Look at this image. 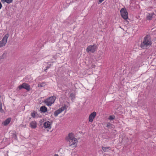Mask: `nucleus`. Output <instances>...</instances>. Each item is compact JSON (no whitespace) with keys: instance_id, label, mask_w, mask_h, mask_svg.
<instances>
[{"instance_id":"obj_28","label":"nucleus","mask_w":156,"mask_h":156,"mask_svg":"<svg viewBox=\"0 0 156 156\" xmlns=\"http://www.w3.org/2000/svg\"><path fill=\"white\" fill-rule=\"evenodd\" d=\"M2 5L1 3V2H0V9L2 8Z\"/></svg>"},{"instance_id":"obj_31","label":"nucleus","mask_w":156,"mask_h":156,"mask_svg":"<svg viewBox=\"0 0 156 156\" xmlns=\"http://www.w3.org/2000/svg\"><path fill=\"white\" fill-rule=\"evenodd\" d=\"M1 96H0V104H2V103L1 101Z\"/></svg>"},{"instance_id":"obj_20","label":"nucleus","mask_w":156,"mask_h":156,"mask_svg":"<svg viewBox=\"0 0 156 156\" xmlns=\"http://www.w3.org/2000/svg\"><path fill=\"white\" fill-rule=\"evenodd\" d=\"M37 112L35 111H34L33 112L31 113V116L33 118H35L36 117V114Z\"/></svg>"},{"instance_id":"obj_17","label":"nucleus","mask_w":156,"mask_h":156,"mask_svg":"<svg viewBox=\"0 0 156 156\" xmlns=\"http://www.w3.org/2000/svg\"><path fill=\"white\" fill-rule=\"evenodd\" d=\"M12 0H1V1L3 3H4L5 2H6L8 4H9L11 3Z\"/></svg>"},{"instance_id":"obj_2","label":"nucleus","mask_w":156,"mask_h":156,"mask_svg":"<svg viewBox=\"0 0 156 156\" xmlns=\"http://www.w3.org/2000/svg\"><path fill=\"white\" fill-rule=\"evenodd\" d=\"M66 139L67 141L69 142V146L73 145L74 147L76 146L77 140L74 137L73 134L72 133H69L68 136L66 137Z\"/></svg>"},{"instance_id":"obj_22","label":"nucleus","mask_w":156,"mask_h":156,"mask_svg":"<svg viewBox=\"0 0 156 156\" xmlns=\"http://www.w3.org/2000/svg\"><path fill=\"white\" fill-rule=\"evenodd\" d=\"M115 118V117L114 115H110V116L108 119L110 120H113Z\"/></svg>"},{"instance_id":"obj_4","label":"nucleus","mask_w":156,"mask_h":156,"mask_svg":"<svg viewBox=\"0 0 156 156\" xmlns=\"http://www.w3.org/2000/svg\"><path fill=\"white\" fill-rule=\"evenodd\" d=\"M120 12L122 17L125 20L128 19V12L125 8L121 9Z\"/></svg>"},{"instance_id":"obj_29","label":"nucleus","mask_w":156,"mask_h":156,"mask_svg":"<svg viewBox=\"0 0 156 156\" xmlns=\"http://www.w3.org/2000/svg\"><path fill=\"white\" fill-rule=\"evenodd\" d=\"M43 122V121L41 120L40 121V122L41 123V124H40V125H42V122Z\"/></svg>"},{"instance_id":"obj_3","label":"nucleus","mask_w":156,"mask_h":156,"mask_svg":"<svg viewBox=\"0 0 156 156\" xmlns=\"http://www.w3.org/2000/svg\"><path fill=\"white\" fill-rule=\"evenodd\" d=\"M9 36V34H6L3 37L2 40L0 41V48L5 46L7 43Z\"/></svg>"},{"instance_id":"obj_13","label":"nucleus","mask_w":156,"mask_h":156,"mask_svg":"<svg viewBox=\"0 0 156 156\" xmlns=\"http://www.w3.org/2000/svg\"><path fill=\"white\" fill-rule=\"evenodd\" d=\"M11 119L10 118H8L6 119L3 122V124L4 126H7L10 122Z\"/></svg>"},{"instance_id":"obj_9","label":"nucleus","mask_w":156,"mask_h":156,"mask_svg":"<svg viewBox=\"0 0 156 156\" xmlns=\"http://www.w3.org/2000/svg\"><path fill=\"white\" fill-rule=\"evenodd\" d=\"M51 123L49 121H47L44 123L43 127L46 129H50L51 127Z\"/></svg>"},{"instance_id":"obj_24","label":"nucleus","mask_w":156,"mask_h":156,"mask_svg":"<svg viewBox=\"0 0 156 156\" xmlns=\"http://www.w3.org/2000/svg\"><path fill=\"white\" fill-rule=\"evenodd\" d=\"M70 96L72 100L73 98H75V94L73 93H71L70 94Z\"/></svg>"},{"instance_id":"obj_16","label":"nucleus","mask_w":156,"mask_h":156,"mask_svg":"<svg viewBox=\"0 0 156 156\" xmlns=\"http://www.w3.org/2000/svg\"><path fill=\"white\" fill-rule=\"evenodd\" d=\"M101 148L102 149L103 151L105 152H107L108 150H110V148L109 147H105L103 146H102L101 147Z\"/></svg>"},{"instance_id":"obj_26","label":"nucleus","mask_w":156,"mask_h":156,"mask_svg":"<svg viewBox=\"0 0 156 156\" xmlns=\"http://www.w3.org/2000/svg\"><path fill=\"white\" fill-rule=\"evenodd\" d=\"M0 112L1 113H3L4 112V110L2 109V104H0Z\"/></svg>"},{"instance_id":"obj_19","label":"nucleus","mask_w":156,"mask_h":156,"mask_svg":"<svg viewBox=\"0 0 156 156\" xmlns=\"http://www.w3.org/2000/svg\"><path fill=\"white\" fill-rule=\"evenodd\" d=\"M44 102L46 104V105L48 106H51L52 104V102H51L50 101H49L47 100H45Z\"/></svg>"},{"instance_id":"obj_6","label":"nucleus","mask_w":156,"mask_h":156,"mask_svg":"<svg viewBox=\"0 0 156 156\" xmlns=\"http://www.w3.org/2000/svg\"><path fill=\"white\" fill-rule=\"evenodd\" d=\"M19 90H21L22 88L26 90L27 91H29L30 90V86L26 83H23L22 85L19 86L18 87Z\"/></svg>"},{"instance_id":"obj_23","label":"nucleus","mask_w":156,"mask_h":156,"mask_svg":"<svg viewBox=\"0 0 156 156\" xmlns=\"http://www.w3.org/2000/svg\"><path fill=\"white\" fill-rule=\"evenodd\" d=\"M112 124L109 123V122H108L107 124L106 127L109 128H110L112 127Z\"/></svg>"},{"instance_id":"obj_1","label":"nucleus","mask_w":156,"mask_h":156,"mask_svg":"<svg viewBox=\"0 0 156 156\" xmlns=\"http://www.w3.org/2000/svg\"><path fill=\"white\" fill-rule=\"evenodd\" d=\"M152 42L151 36L149 35H147L144 38L143 41L140 44V47L143 49H146L148 47L151 45Z\"/></svg>"},{"instance_id":"obj_32","label":"nucleus","mask_w":156,"mask_h":156,"mask_svg":"<svg viewBox=\"0 0 156 156\" xmlns=\"http://www.w3.org/2000/svg\"><path fill=\"white\" fill-rule=\"evenodd\" d=\"M54 156H59L57 154H55Z\"/></svg>"},{"instance_id":"obj_15","label":"nucleus","mask_w":156,"mask_h":156,"mask_svg":"<svg viewBox=\"0 0 156 156\" xmlns=\"http://www.w3.org/2000/svg\"><path fill=\"white\" fill-rule=\"evenodd\" d=\"M7 52L6 51H5L3 54L1 56H0V61L2 59H4L6 56Z\"/></svg>"},{"instance_id":"obj_8","label":"nucleus","mask_w":156,"mask_h":156,"mask_svg":"<svg viewBox=\"0 0 156 156\" xmlns=\"http://www.w3.org/2000/svg\"><path fill=\"white\" fill-rule=\"evenodd\" d=\"M96 115V112H93L90 114L89 117V121L90 122H93Z\"/></svg>"},{"instance_id":"obj_7","label":"nucleus","mask_w":156,"mask_h":156,"mask_svg":"<svg viewBox=\"0 0 156 156\" xmlns=\"http://www.w3.org/2000/svg\"><path fill=\"white\" fill-rule=\"evenodd\" d=\"M66 106L65 105L64 106H62L61 108H59V109L57 110L54 113V115L55 117H56L58 116V114L61 113L66 108Z\"/></svg>"},{"instance_id":"obj_18","label":"nucleus","mask_w":156,"mask_h":156,"mask_svg":"<svg viewBox=\"0 0 156 156\" xmlns=\"http://www.w3.org/2000/svg\"><path fill=\"white\" fill-rule=\"evenodd\" d=\"M137 67L135 66H133L131 69V71L133 73H134L136 71H137Z\"/></svg>"},{"instance_id":"obj_5","label":"nucleus","mask_w":156,"mask_h":156,"mask_svg":"<svg viewBox=\"0 0 156 156\" xmlns=\"http://www.w3.org/2000/svg\"><path fill=\"white\" fill-rule=\"evenodd\" d=\"M97 48V46L94 44L93 45H90L86 49V51L87 52H91L94 53L96 50Z\"/></svg>"},{"instance_id":"obj_27","label":"nucleus","mask_w":156,"mask_h":156,"mask_svg":"<svg viewBox=\"0 0 156 156\" xmlns=\"http://www.w3.org/2000/svg\"><path fill=\"white\" fill-rule=\"evenodd\" d=\"M51 65H49V66H47L46 67V69H45L44 71H46V70H47L49 68H50Z\"/></svg>"},{"instance_id":"obj_21","label":"nucleus","mask_w":156,"mask_h":156,"mask_svg":"<svg viewBox=\"0 0 156 156\" xmlns=\"http://www.w3.org/2000/svg\"><path fill=\"white\" fill-rule=\"evenodd\" d=\"M45 85V83H38V87H44Z\"/></svg>"},{"instance_id":"obj_30","label":"nucleus","mask_w":156,"mask_h":156,"mask_svg":"<svg viewBox=\"0 0 156 156\" xmlns=\"http://www.w3.org/2000/svg\"><path fill=\"white\" fill-rule=\"evenodd\" d=\"M104 0H99V2L100 3L102 2Z\"/></svg>"},{"instance_id":"obj_11","label":"nucleus","mask_w":156,"mask_h":156,"mask_svg":"<svg viewBox=\"0 0 156 156\" xmlns=\"http://www.w3.org/2000/svg\"><path fill=\"white\" fill-rule=\"evenodd\" d=\"M155 15L154 12H152L151 13H149L146 17V19L149 20L152 19L153 16Z\"/></svg>"},{"instance_id":"obj_33","label":"nucleus","mask_w":156,"mask_h":156,"mask_svg":"<svg viewBox=\"0 0 156 156\" xmlns=\"http://www.w3.org/2000/svg\"><path fill=\"white\" fill-rule=\"evenodd\" d=\"M26 125H25V126H24V127H26Z\"/></svg>"},{"instance_id":"obj_14","label":"nucleus","mask_w":156,"mask_h":156,"mask_svg":"<svg viewBox=\"0 0 156 156\" xmlns=\"http://www.w3.org/2000/svg\"><path fill=\"white\" fill-rule=\"evenodd\" d=\"M40 111L42 112L45 113L47 111V108L45 106H42L40 108Z\"/></svg>"},{"instance_id":"obj_12","label":"nucleus","mask_w":156,"mask_h":156,"mask_svg":"<svg viewBox=\"0 0 156 156\" xmlns=\"http://www.w3.org/2000/svg\"><path fill=\"white\" fill-rule=\"evenodd\" d=\"M55 99H56L55 97L52 96V97H49V98H48V99H47L46 100L49 101H50V102L51 103L52 102V103L53 104L55 102Z\"/></svg>"},{"instance_id":"obj_25","label":"nucleus","mask_w":156,"mask_h":156,"mask_svg":"<svg viewBox=\"0 0 156 156\" xmlns=\"http://www.w3.org/2000/svg\"><path fill=\"white\" fill-rule=\"evenodd\" d=\"M12 137L14 138L15 139L17 140V136L16 134L13 133L12 135Z\"/></svg>"},{"instance_id":"obj_10","label":"nucleus","mask_w":156,"mask_h":156,"mask_svg":"<svg viewBox=\"0 0 156 156\" xmlns=\"http://www.w3.org/2000/svg\"><path fill=\"white\" fill-rule=\"evenodd\" d=\"M30 125L32 129H35L37 127V123L35 121H32L30 123Z\"/></svg>"}]
</instances>
